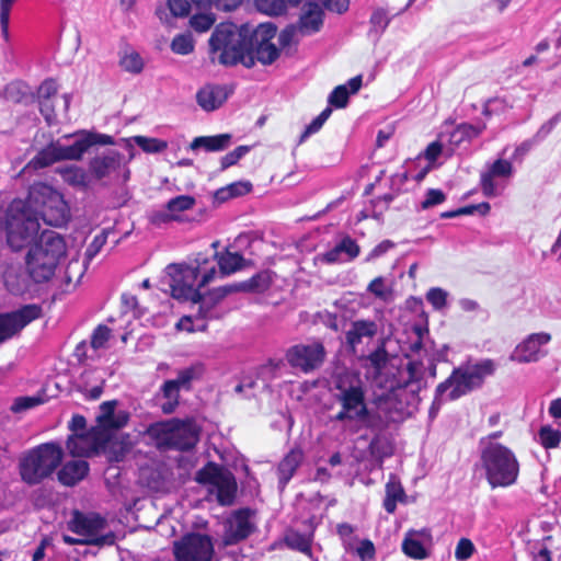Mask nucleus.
Returning a JSON list of instances; mask_svg holds the SVG:
<instances>
[{
  "mask_svg": "<svg viewBox=\"0 0 561 561\" xmlns=\"http://www.w3.org/2000/svg\"><path fill=\"white\" fill-rule=\"evenodd\" d=\"M58 162L56 149L51 141L45 148L39 150L36 156L30 161V165L34 169H43Z\"/></svg>",
  "mask_w": 561,
  "mask_h": 561,
  "instance_id": "41",
  "label": "nucleus"
},
{
  "mask_svg": "<svg viewBox=\"0 0 561 561\" xmlns=\"http://www.w3.org/2000/svg\"><path fill=\"white\" fill-rule=\"evenodd\" d=\"M215 259L217 260L220 273L222 275H230L243 266V257L239 253L225 252V253H215Z\"/></svg>",
  "mask_w": 561,
  "mask_h": 561,
  "instance_id": "38",
  "label": "nucleus"
},
{
  "mask_svg": "<svg viewBox=\"0 0 561 561\" xmlns=\"http://www.w3.org/2000/svg\"><path fill=\"white\" fill-rule=\"evenodd\" d=\"M277 28L273 23L260 24L250 38H247V54L254 64L257 61L264 66L272 65L277 60L280 49L272 42L276 36Z\"/></svg>",
  "mask_w": 561,
  "mask_h": 561,
  "instance_id": "14",
  "label": "nucleus"
},
{
  "mask_svg": "<svg viewBox=\"0 0 561 561\" xmlns=\"http://www.w3.org/2000/svg\"><path fill=\"white\" fill-rule=\"evenodd\" d=\"M70 137L75 138L71 145H64L59 140L53 141L58 161H80L94 146L114 145V138L112 136L89 130H79L72 135L65 136V138Z\"/></svg>",
  "mask_w": 561,
  "mask_h": 561,
  "instance_id": "12",
  "label": "nucleus"
},
{
  "mask_svg": "<svg viewBox=\"0 0 561 561\" xmlns=\"http://www.w3.org/2000/svg\"><path fill=\"white\" fill-rule=\"evenodd\" d=\"M481 131V128L474 127L473 125L461 124L450 133L449 142L451 145L458 146L466 140L478 137Z\"/></svg>",
  "mask_w": 561,
  "mask_h": 561,
  "instance_id": "40",
  "label": "nucleus"
},
{
  "mask_svg": "<svg viewBox=\"0 0 561 561\" xmlns=\"http://www.w3.org/2000/svg\"><path fill=\"white\" fill-rule=\"evenodd\" d=\"M16 0H0V27L5 41H9L10 11Z\"/></svg>",
  "mask_w": 561,
  "mask_h": 561,
  "instance_id": "51",
  "label": "nucleus"
},
{
  "mask_svg": "<svg viewBox=\"0 0 561 561\" xmlns=\"http://www.w3.org/2000/svg\"><path fill=\"white\" fill-rule=\"evenodd\" d=\"M216 22L211 13L195 14L190 19V25L198 33L207 32Z\"/></svg>",
  "mask_w": 561,
  "mask_h": 561,
  "instance_id": "50",
  "label": "nucleus"
},
{
  "mask_svg": "<svg viewBox=\"0 0 561 561\" xmlns=\"http://www.w3.org/2000/svg\"><path fill=\"white\" fill-rule=\"evenodd\" d=\"M42 403H44V399L41 396L18 397L11 405V411L20 413L33 409Z\"/></svg>",
  "mask_w": 561,
  "mask_h": 561,
  "instance_id": "47",
  "label": "nucleus"
},
{
  "mask_svg": "<svg viewBox=\"0 0 561 561\" xmlns=\"http://www.w3.org/2000/svg\"><path fill=\"white\" fill-rule=\"evenodd\" d=\"M496 365L490 358L477 363L462 364L455 368L450 376L437 386V392H448L446 398L455 401L462 396L480 388L488 376L494 374Z\"/></svg>",
  "mask_w": 561,
  "mask_h": 561,
  "instance_id": "7",
  "label": "nucleus"
},
{
  "mask_svg": "<svg viewBox=\"0 0 561 561\" xmlns=\"http://www.w3.org/2000/svg\"><path fill=\"white\" fill-rule=\"evenodd\" d=\"M111 337V330L108 327L100 324L95 328L91 336V346L94 350L105 347L106 342Z\"/></svg>",
  "mask_w": 561,
  "mask_h": 561,
  "instance_id": "57",
  "label": "nucleus"
},
{
  "mask_svg": "<svg viewBox=\"0 0 561 561\" xmlns=\"http://www.w3.org/2000/svg\"><path fill=\"white\" fill-rule=\"evenodd\" d=\"M339 249L345 255L346 261H352L359 255V245L350 237L343 238L339 243Z\"/></svg>",
  "mask_w": 561,
  "mask_h": 561,
  "instance_id": "59",
  "label": "nucleus"
},
{
  "mask_svg": "<svg viewBox=\"0 0 561 561\" xmlns=\"http://www.w3.org/2000/svg\"><path fill=\"white\" fill-rule=\"evenodd\" d=\"M332 113L331 107H325L305 129V131L301 134L300 140L304 141L306 138H308L310 135L317 133L322 125L325 123V121L330 117Z\"/></svg>",
  "mask_w": 561,
  "mask_h": 561,
  "instance_id": "54",
  "label": "nucleus"
},
{
  "mask_svg": "<svg viewBox=\"0 0 561 561\" xmlns=\"http://www.w3.org/2000/svg\"><path fill=\"white\" fill-rule=\"evenodd\" d=\"M539 443L546 449L556 448L561 442V433L552 428L550 425L541 426L538 432Z\"/></svg>",
  "mask_w": 561,
  "mask_h": 561,
  "instance_id": "43",
  "label": "nucleus"
},
{
  "mask_svg": "<svg viewBox=\"0 0 561 561\" xmlns=\"http://www.w3.org/2000/svg\"><path fill=\"white\" fill-rule=\"evenodd\" d=\"M250 151L249 146H239L221 158V169L225 170L236 164L242 157Z\"/></svg>",
  "mask_w": 561,
  "mask_h": 561,
  "instance_id": "60",
  "label": "nucleus"
},
{
  "mask_svg": "<svg viewBox=\"0 0 561 561\" xmlns=\"http://www.w3.org/2000/svg\"><path fill=\"white\" fill-rule=\"evenodd\" d=\"M231 141L230 134H220L216 136H201L194 138L190 148L196 150L204 148L206 151H221L229 147Z\"/></svg>",
  "mask_w": 561,
  "mask_h": 561,
  "instance_id": "33",
  "label": "nucleus"
},
{
  "mask_svg": "<svg viewBox=\"0 0 561 561\" xmlns=\"http://www.w3.org/2000/svg\"><path fill=\"white\" fill-rule=\"evenodd\" d=\"M311 535L300 534L295 530H290L285 537V542L289 548L307 554L311 552Z\"/></svg>",
  "mask_w": 561,
  "mask_h": 561,
  "instance_id": "42",
  "label": "nucleus"
},
{
  "mask_svg": "<svg viewBox=\"0 0 561 561\" xmlns=\"http://www.w3.org/2000/svg\"><path fill=\"white\" fill-rule=\"evenodd\" d=\"M39 111L44 116L46 123L51 126L57 123V115L51 100H38Z\"/></svg>",
  "mask_w": 561,
  "mask_h": 561,
  "instance_id": "64",
  "label": "nucleus"
},
{
  "mask_svg": "<svg viewBox=\"0 0 561 561\" xmlns=\"http://www.w3.org/2000/svg\"><path fill=\"white\" fill-rule=\"evenodd\" d=\"M168 7L173 16L184 18L190 14L191 3L188 0H168Z\"/></svg>",
  "mask_w": 561,
  "mask_h": 561,
  "instance_id": "61",
  "label": "nucleus"
},
{
  "mask_svg": "<svg viewBox=\"0 0 561 561\" xmlns=\"http://www.w3.org/2000/svg\"><path fill=\"white\" fill-rule=\"evenodd\" d=\"M195 198L190 195H179L171 198L167 204V209L171 213H181L193 208Z\"/></svg>",
  "mask_w": 561,
  "mask_h": 561,
  "instance_id": "49",
  "label": "nucleus"
},
{
  "mask_svg": "<svg viewBox=\"0 0 561 561\" xmlns=\"http://www.w3.org/2000/svg\"><path fill=\"white\" fill-rule=\"evenodd\" d=\"M550 339V334L543 332L529 335L515 348L511 355V359L518 363H530L538 360L540 356V347L547 344Z\"/></svg>",
  "mask_w": 561,
  "mask_h": 561,
  "instance_id": "22",
  "label": "nucleus"
},
{
  "mask_svg": "<svg viewBox=\"0 0 561 561\" xmlns=\"http://www.w3.org/2000/svg\"><path fill=\"white\" fill-rule=\"evenodd\" d=\"M272 278L268 272H260L251 278L241 282V290L245 293H264L270 288Z\"/></svg>",
  "mask_w": 561,
  "mask_h": 561,
  "instance_id": "39",
  "label": "nucleus"
},
{
  "mask_svg": "<svg viewBox=\"0 0 561 561\" xmlns=\"http://www.w3.org/2000/svg\"><path fill=\"white\" fill-rule=\"evenodd\" d=\"M69 529L83 537L87 545L111 546L115 542V535L112 531L103 534L106 528V520L98 514H83L75 512L68 523Z\"/></svg>",
  "mask_w": 561,
  "mask_h": 561,
  "instance_id": "13",
  "label": "nucleus"
},
{
  "mask_svg": "<svg viewBox=\"0 0 561 561\" xmlns=\"http://www.w3.org/2000/svg\"><path fill=\"white\" fill-rule=\"evenodd\" d=\"M253 515L250 508H240L229 515L224 523L222 541L226 546L247 539L255 530Z\"/></svg>",
  "mask_w": 561,
  "mask_h": 561,
  "instance_id": "18",
  "label": "nucleus"
},
{
  "mask_svg": "<svg viewBox=\"0 0 561 561\" xmlns=\"http://www.w3.org/2000/svg\"><path fill=\"white\" fill-rule=\"evenodd\" d=\"M176 561H211L214 546L207 535L188 534L174 543Z\"/></svg>",
  "mask_w": 561,
  "mask_h": 561,
  "instance_id": "16",
  "label": "nucleus"
},
{
  "mask_svg": "<svg viewBox=\"0 0 561 561\" xmlns=\"http://www.w3.org/2000/svg\"><path fill=\"white\" fill-rule=\"evenodd\" d=\"M476 551L473 542L468 538H461L455 549V558L458 561H466L472 557Z\"/></svg>",
  "mask_w": 561,
  "mask_h": 561,
  "instance_id": "58",
  "label": "nucleus"
},
{
  "mask_svg": "<svg viewBox=\"0 0 561 561\" xmlns=\"http://www.w3.org/2000/svg\"><path fill=\"white\" fill-rule=\"evenodd\" d=\"M446 199L445 194L440 190L431 188L426 192L424 201L421 203L423 209L431 208L442 204Z\"/></svg>",
  "mask_w": 561,
  "mask_h": 561,
  "instance_id": "62",
  "label": "nucleus"
},
{
  "mask_svg": "<svg viewBox=\"0 0 561 561\" xmlns=\"http://www.w3.org/2000/svg\"><path fill=\"white\" fill-rule=\"evenodd\" d=\"M327 357V350L319 340H311L308 343H298L286 352L288 364L305 374L319 369Z\"/></svg>",
  "mask_w": 561,
  "mask_h": 561,
  "instance_id": "15",
  "label": "nucleus"
},
{
  "mask_svg": "<svg viewBox=\"0 0 561 561\" xmlns=\"http://www.w3.org/2000/svg\"><path fill=\"white\" fill-rule=\"evenodd\" d=\"M43 310L39 305L31 304L22 308L0 313V343L11 339L32 321L42 317Z\"/></svg>",
  "mask_w": 561,
  "mask_h": 561,
  "instance_id": "17",
  "label": "nucleus"
},
{
  "mask_svg": "<svg viewBox=\"0 0 561 561\" xmlns=\"http://www.w3.org/2000/svg\"><path fill=\"white\" fill-rule=\"evenodd\" d=\"M514 173L513 163L505 159H497L491 163L488 169L481 173L480 185L486 197L497 196L500 194L494 179H510Z\"/></svg>",
  "mask_w": 561,
  "mask_h": 561,
  "instance_id": "20",
  "label": "nucleus"
},
{
  "mask_svg": "<svg viewBox=\"0 0 561 561\" xmlns=\"http://www.w3.org/2000/svg\"><path fill=\"white\" fill-rule=\"evenodd\" d=\"M378 332V325L373 320H356L352 323L351 329L346 332V343L355 348L360 344L364 337H374Z\"/></svg>",
  "mask_w": 561,
  "mask_h": 561,
  "instance_id": "27",
  "label": "nucleus"
},
{
  "mask_svg": "<svg viewBox=\"0 0 561 561\" xmlns=\"http://www.w3.org/2000/svg\"><path fill=\"white\" fill-rule=\"evenodd\" d=\"M196 480L202 484H208V491L216 496L220 505L228 506L234 502L237 495V481L227 469L209 462L196 473Z\"/></svg>",
  "mask_w": 561,
  "mask_h": 561,
  "instance_id": "10",
  "label": "nucleus"
},
{
  "mask_svg": "<svg viewBox=\"0 0 561 561\" xmlns=\"http://www.w3.org/2000/svg\"><path fill=\"white\" fill-rule=\"evenodd\" d=\"M350 92L346 85H337L329 95L328 102L336 108H343L347 105Z\"/></svg>",
  "mask_w": 561,
  "mask_h": 561,
  "instance_id": "55",
  "label": "nucleus"
},
{
  "mask_svg": "<svg viewBox=\"0 0 561 561\" xmlns=\"http://www.w3.org/2000/svg\"><path fill=\"white\" fill-rule=\"evenodd\" d=\"M67 449L73 457H89L96 453L98 443L91 434H73L67 440Z\"/></svg>",
  "mask_w": 561,
  "mask_h": 561,
  "instance_id": "28",
  "label": "nucleus"
},
{
  "mask_svg": "<svg viewBox=\"0 0 561 561\" xmlns=\"http://www.w3.org/2000/svg\"><path fill=\"white\" fill-rule=\"evenodd\" d=\"M255 7L268 15H278L285 8L283 0H255Z\"/></svg>",
  "mask_w": 561,
  "mask_h": 561,
  "instance_id": "56",
  "label": "nucleus"
},
{
  "mask_svg": "<svg viewBox=\"0 0 561 561\" xmlns=\"http://www.w3.org/2000/svg\"><path fill=\"white\" fill-rule=\"evenodd\" d=\"M411 392L404 387H391V391L378 403V415H376L377 427L375 430H382L389 423L402 422L412 413L411 408L417 404L419 401H413L410 397Z\"/></svg>",
  "mask_w": 561,
  "mask_h": 561,
  "instance_id": "11",
  "label": "nucleus"
},
{
  "mask_svg": "<svg viewBox=\"0 0 561 561\" xmlns=\"http://www.w3.org/2000/svg\"><path fill=\"white\" fill-rule=\"evenodd\" d=\"M4 285L13 295H20L26 289L25 279L15 271H7L4 274Z\"/></svg>",
  "mask_w": 561,
  "mask_h": 561,
  "instance_id": "46",
  "label": "nucleus"
},
{
  "mask_svg": "<svg viewBox=\"0 0 561 561\" xmlns=\"http://www.w3.org/2000/svg\"><path fill=\"white\" fill-rule=\"evenodd\" d=\"M119 65L125 71L130 73H139L144 68L142 58L136 51L123 56L119 60Z\"/></svg>",
  "mask_w": 561,
  "mask_h": 561,
  "instance_id": "48",
  "label": "nucleus"
},
{
  "mask_svg": "<svg viewBox=\"0 0 561 561\" xmlns=\"http://www.w3.org/2000/svg\"><path fill=\"white\" fill-rule=\"evenodd\" d=\"M58 91V84L53 79L45 80L38 88L37 95L38 100H50L51 96L56 95Z\"/></svg>",
  "mask_w": 561,
  "mask_h": 561,
  "instance_id": "63",
  "label": "nucleus"
},
{
  "mask_svg": "<svg viewBox=\"0 0 561 561\" xmlns=\"http://www.w3.org/2000/svg\"><path fill=\"white\" fill-rule=\"evenodd\" d=\"M386 496L383 499V508L387 513L393 514L397 510L398 503L407 502V494L401 482L391 476L389 481L386 483Z\"/></svg>",
  "mask_w": 561,
  "mask_h": 561,
  "instance_id": "30",
  "label": "nucleus"
},
{
  "mask_svg": "<svg viewBox=\"0 0 561 561\" xmlns=\"http://www.w3.org/2000/svg\"><path fill=\"white\" fill-rule=\"evenodd\" d=\"M39 217L53 227H61L70 218L64 196L44 183L34 184L27 201H12L5 214L0 215V229L5 230L12 250L19 251L33 240L39 229Z\"/></svg>",
  "mask_w": 561,
  "mask_h": 561,
  "instance_id": "1",
  "label": "nucleus"
},
{
  "mask_svg": "<svg viewBox=\"0 0 561 561\" xmlns=\"http://www.w3.org/2000/svg\"><path fill=\"white\" fill-rule=\"evenodd\" d=\"M334 398L341 409L332 416V421L341 423L344 432L356 434L363 428L375 430L378 426L376 415L366 404V391L357 374H339L334 380Z\"/></svg>",
  "mask_w": 561,
  "mask_h": 561,
  "instance_id": "2",
  "label": "nucleus"
},
{
  "mask_svg": "<svg viewBox=\"0 0 561 561\" xmlns=\"http://www.w3.org/2000/svg\"><path fill=\"white\" fill-rule=\"evenodd\" d=\"M323 23V11L317 3H310L307 12L299 20V28L302 34H312L320 30Z\"/></svg>",
  "mask_w": 561,
  "mask_h": 561,
  "instance_id": "32",
  "label": "nucleus"
},
{
  "mask_svg": "<svg viewBox=\"0 0 561 561\" xmlns=\"http://www.w3.org/2000/svg\"><path fill=\"white\" fill-rule=\"evenodd\" d=\"M426 530L422 531H409L402 541L403 552L413 559L422 560L427 557L426 549L424 548L421 536H426Z\"/></svg>",
  "mask_w": 561,
  "mask_h": 561,
  "instance_id": "34",
  "label": "nucleus"
},
{
  "mask_svg": "<svg viewBox=\"0 0 561 561\" xmlns=\"http://www.w3.org/2000/svg\"><path fill=\"white\" fill-rule=\"evenodd\" d=\"M62 180L70 186L87 190L90 186V173L79 165H68L58 169Z\"/></svg>",
  "mask_w": 561,
  "mask_h": 561,
  "instance_id": "31",
  "label": "nucleus"
},
{
  "mask_svg": "<svg viewBox=\"0 0 561 561\" xmlns=\"http://www.w3.org/2000/svg\"><path fill=\"white\" fill-rule=\"evenodd\" d=\"M124 159L122 152L113 149L96 153L89 160V173L96 181L110 178L125 165Z\"/></svg>",
  "mask_w": 561,
  "mask_h": 561,
  "instance_id": "19",
  "label": "nucleus"
},
{
  "mask_svg": "<svg viewBox=\"0 0 561 561\" xmlns=\"http://www.w3.org/2000/svg\"><path fill=\"white\" fill-rule=\"evenodd\" d=\"M448 293L440 287H433L426 294L427 301L435 310H442L447 306Z\"/></svg>",
  "mask_w": 561,
  "mask_h": 561,
  "instance_id": "53",
  "label": "nucleus"
},
{
  "mask_svg": "<svg viewBox=\"0 0 561 561\" xmlns=\"http://www.w3.org/2000/svg\"><path fill=\"white\" fill-rule=\"evenodd\" d=\"M171 49L179 55H188L194 50V39L190 33L179 34L171 42Z\"/></svg>",
  "mask_w": 561,
  "mask_h": 561,
  "instance_id": "45",
  "label": "nucleus"
},
{
  "mask_svg": "<svg viewBox=\"0 0 561 561\" xmlns=\"http://www.w3.org/2000/svg\"><path fill=\"white\" fill-rule=\"evenodd\" d=\"M180 389L173 380H165L160 387V392L164 402L161 403V410L165 414H171L175 411L180 400Z\"/></svg>",
  "mask_w": 561,
  "mask_h": 561,
  "instance_id": "35",
  "label": "nucleus"
},
{
  "mask_svg": "<svg viewBox=\"0 0 561 561\" xmlns=\"http://www.w3.org/2000/svg\"><path fill=\"white\" fill-rule=\"evenodd\" d=\"M388 360V353L385 348V345H380L377 350L367 356V362L376 373H380L387 366Z\"/></svg>",
  "mask_w": 561,
  "mask_h": 561,
  "instance_id": "52",
  "label": "nucleus"
},
{
  "mask_svg": "<svg viewBox=\"0 0 561 561\" xmlns=\"http://www.w3.org/2000/svg\"><path fill=\"white\" fill-rule=\"evenodd\" d=\"M209 58L213 64L226 67L238 64L245 68L254 67L253 58L247 54V36L232 23L218 24L209 41Z\"/></svg>",
  "mask_w": 561,
  "mask_h": 561,
  "instance_id": "3",
  "label": "nucleus"
},
{
  "mask_svg": "<svg viewBox=\"0 0 561 561\" xmlns=\"http://www.w3.org/2000/svg\"><path fill=\"white\" fill-rule=\"evenodd\" d=\"M117 401H105L100 405V414L96 417L99 427L103 430H119L124 427L128 420V413L119 411L115 413Z\"/></svg>",
  "mask_w": 561,
  "mask_h": 561,
  "instance_id": "23",
  "label": "nucleus"
},
{
  "mask_svg": "<svg viewBox=\"0 0 561 561\" xmlns=\"http://www.w3.org/2000/svg\"><path fill=\"white\" fill-rule=\"evenodd\" d=\"M191 301L197 305V316L201 319H217L220 317V313L216 309L220 300L215 299L211 291L205 295L199 293L198 299Z\"/></svg>",
  "mask_w": 561,
  "mask_h": 561,
  "instance_id": "36",
  "label": "nucleus"
},
{
  "mask_svg": "<svg viewBox=\"0 0 561 561\" xmlns=\"http://www.w3.org/2000/svg\"><path fill=\"white\" fill-rule=\"evenodd\" d=\"M105 380L98 370H84L77 382V389L88 400H96L103 393Z\"/></svg>",
  "mask_w": 561,
  "mask_h": 561,
  "instance_id": "24",
  "label": "nucleus"
},
{
  "mask_svg": "<svg viewBox=\"0 0 561 561\" xmlns=\"http://www.w3.org/2000/svg\"><path fill=\"white\" fill-rule=\"evenodd\" d=\"M64 450L59 443L41 444L26 453L19 460V474L27 485H36L51 477L60 466Z\"/></svg>",
  "mask_w": 561,
  "mask_h": 561,
  "instance_id": "5",
  "label": "nucleus"
},
{
  "mask_svg": "<svg viewBox=\"0 0 561 561\" xmlns=\"http://www.w3.org/2000/svg\"><path fill=\"white\" fill-rule=\"evenodd\" d=\"M135 144L145 152L157 153L167 149L168 142L158 138H150L146 136H135Z\"/></svg>",
  "mask_w": 561,
  "mask_h": 561,
  "instance_id": "44",
  "label": "nucleus"
},
{
  "mask_svg": "<svg viewBox=\"0 0 561 561\" xmlns=\"http://www.w3.org/2000/svg\"><path fill=\"white\" fill-rule=\"evenodd\" d=\"M150 432L160 445L179 450H188L198 440L194 425L176 419L157 423L151 426Z\"/></svg>",
  "mask_w": 561,
  "mask_h": 561,
  "instance_id": "9",
  "label": "nucleus"
},
{
  "mask_svg": "<svg viewBox=\"0 0 561 561\" xmlns=\"http://www.w3.org/2000/svg\"><path fill=\"white\" fill-rule=\"evenodd\" d=\"M89 473V463L85 460H70L58 471V481L66 486H73Z\"/></svg>",
  "mask_w": 561,
  "mask_h": 561,
  "instance_id": "25",
  "label": "nucleus"
},
{
  "mask_svg": "<svg viewBox=\"0 0 561 561\" xmlns=\"http://www.w3.org/2000/svg\"><path fill=\"white\" fill-rule=\"evenodd\" d=\"M407 374L408 378L402 383L399 382L397 386L404 387V389L409 390L411 392L410 397L413 401H420L417 393L422 388L421 380L424 376L423 363L420 360H410L407 364Z\"/></svg>",
  "mask_w": 561,
  "mask_h": 561,
  "instance_id": "29",
  "label": "nucleus"
},
{
  "mask_svg": "<svg viewBox=\"0 0 561 561\" xmlns=\"http://www.w3.org/2000/svg\"><path fill=\"white\" fill-rule=\"evenodd\" d=\"M66 253V243L60 234L45 230L32 245L26 256L30 276L36 283L49 280L56 271L59 259Z\"/></svg>",
  "mask_w": 561,
  "mask_h": 561,
  "instance_id": "4",
  "label": "nucleus"
},
{
  "mask_svg": "<svg viewBox=\"0 0 561 561\" xmlns=\"http://www.w3.org/2000/svg\"><path fill=\"white\" fill-rule=\"evenodd\" d=\"M481 463L492 489L506 488L517 481L519 462L513 450L503 444L489 442L482 447Z\"/></svg>",
  "mask_w": 561,
  "mask_h": 561,
  "instance_id": "6",
  "label": "nucleus"
},
{
  "mask_svg": "<svg viewBox=\"0 0 561 561\" xmlns=\"http://www.w3.org/2000/svg\"><path fill=\"white\" fill-rule=\"evenodd\" d=\"M304 459V454L301 449L294 448L291 449L279 462L277 472H278V484L279 489L284 490L289 480L295 474L297 468L301 463Z\"/></svg>",
  "mask_w": 561,
  "mask_h": 561,
  "instance_id": "26",
  "label": "nucleus"
},
{
  "mask_svg": "<svg viewBox=\"0 0 561 561\" xmlns=\"http://www.w3.org/2000/svg\"><path fill=\"white\" fill-rule=\"evenodd\" d=\"M196 266L186 264H170L165 272L170 277L169 286L171 295L179 300H196L199 296L198 274L202 266L208 263V259L201 254L197 255Z\"/></svg>",
  "mask_w": 561,
  "mask_h": 561,
  "instance_id": "8",
  "label": "nucleus"
},
{
  "mask_svg": "<svg viewBox=\"0 0 561 561\" xmlns=\"http://www.w3.org/2000/svg\"><path fill=\"white\" fill-rule=\"evenodd\" d=\"M232 87L226 84H207L196 93L197 104L207 112L220 107L232 94Z\"/></svg>",
  "mask_w": 561,
  "mask_h": 561,
  "instance_id": "21",
  "label": "nucleus"
},
{
  "mask_svg": "<svg viewBox=\"0 0 561 561\" xmlns=\"http://www.w3.org/2000/svg\"><path fill=\"white\" fill-rule=\"evenodd\" d=\"M204 374L202 364H194L188 367L182 368L178 371L176 378L172 379L173 382L182 390L188 391L192 389V383L198 380Z\"/></svg>",
  "mask_w": 561,
  "mask_h": 561,
  "instance_id": "37",
  "label": "nucleus"
}]
</instances>
